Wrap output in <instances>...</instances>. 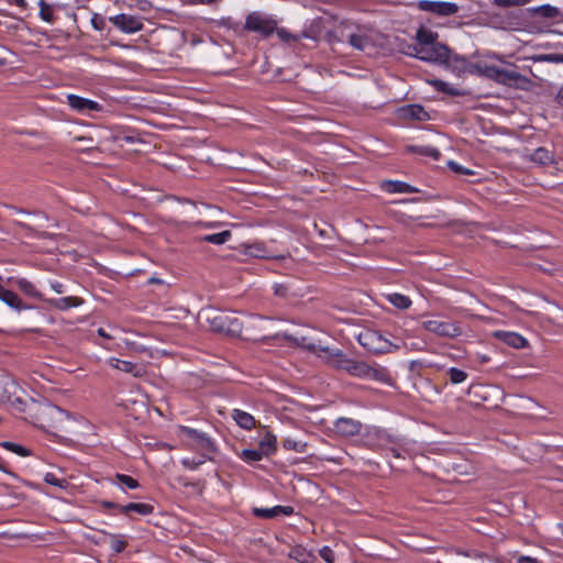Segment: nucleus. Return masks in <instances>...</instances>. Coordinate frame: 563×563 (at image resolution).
I'll return each instance as SVG.
<instances>
[{"label":"nucleus","mask_w":563,"mask_h":563,"mask_svg":"<svg viewBox=\"0 0 563 563\" xmlns=\"http://www.w3.org/2000/svg\"><path fill=\"white\" fill-rule=\"evenodd\" d=\"M277 22L262 12H252L247 15L244 29L267 37L276 30Z\"/></svg>","instance_id":"423d86ee"},{"label":"nucleus","mask_w":563,"mask_h":563,"mask_svg":"<svg viewBox=\"0 0 563 563\" xmlns=\"http://www.w3.org/2000/svg\"><path fill=\"white\" fill-rule=\"evenodd\" d=\"M320 556L327 562V563H333L334 562V552L329 547H323L320 551Z\"/></svg>","instance_id":"79ce46f5"},{"label":"nucleus","mask_w":563,"mask_h":563,"mask_svg":"<svg viewBox=\"0 0 563 563\" xmlns=\"http://www.w3.org/2000/svg\"><path fill=\"white\" fill-rule=\"evenodd\" d=\"M0 299L10 307L15 308L18 310L23 308L21 299L18 297L15 292L11 290L3 288L0 292Z\"/></svg>","instance_id":"a878e982"},{"label":"nucleus","mask_w":563,"mask_h":563,"mask_svg":"<svg viewBox=\"0 0 563 563\" xmlns=\"http://www.w3.org/2000/svg\"><path fill=\"white\" fill-rule=\"evenodd\" d=\"M68 104L78 112L98 111L100 106L92 100L81 98L76 95L67 96Z\"/></svg>","instance_id":"dca6fc26"},{"label":"nucleus","mask_w":563,"mask_h":563,"mask_svg":"<svg viewBox=\"0 0 563 563\" xmlns=\"http://www.w3.org/2000/svg\"><path fill=\"white\" fill-rule=\"evenodd\" d=\"M4 379L0 377V400H3L4 395L2 393V386H3Z\"/></svg>","instance_id":"bf43d9fd"},{"label":"nucleus","mask_w":563,"mask_h":563,"mask_svg":"<svg viewBox=\"0 0 563 563\" xmlns=\"http://www.w3.org/2000/svg\"><path fill=\"white\" fill-rule=\"evenodd\" d=\"M474 68L478 75L511 88L529 90L533 85L528 77L518 73L514 67L479 62L474 65Z\"/></svg>","instance_id":"7ed1b4c3"},{"label":"nucleus","mask_w":563,"mask_h":563,"mask_svg":"<svg viewBox=\"0 0 563 563\" xmlns=\"http://www.w3.org/2000/svg\"><path fill=\"white\" fill-rule=\"evenodd\" d=\"M103 506L104 507H114V505L112 503H110V501H104Z\"/></svg>","instance_id":"e2e57ef3"},{"label":"nucleus","mask_w":563,"mask_h":563,"mask_svg":"<svg viewBox=\"0 0 563 563\" xmlns=\"http://www.w3.org/2000/svg\"><path fill=\"white\" fill-rule=\"evenodd\" d=\"M276 437L269 432L260 442V450L264 455H269L276 450Z\"/></svg>","instance_id":"cd10ccee"},{"label":"nucleus","mask_w":563,"mask_h":563,"mask_svg":"<svg viewBox=\"0 0 563 563\" xmlns=\"http://www.w3.org/2000/svg\"><path fill=\"white\" fill-rule=\"evenodd\" d=\"M449 376H450V380L453 384L463 383L467 378V374L464 371H461L455 367H452L449 369Z\"/></svg>","instance_id":"c9c22d12"},{"label":"nucleus","mask_w":563,"mask_h":563,"mask_svg":"<svg viewBox=\"0 0 563 563\" xmlns=\"http://www.w3.org/2000/svg\"><path fill=\"white\" fill-rule=\"evenodd\" d=\"M540 12L545 18H555L559 15V10L555 7H551V5L541 7Z\"/></svg>","instance_id":"37998d69"},{"label":"nucleus","mask_w":563,"mask_h":563,"mask_svg":"<svg viewBox=\"0 0 563 563\" xmlns=\"http://www.w3.org/2000/svg\"><path fill=\"white\" fill-rule=\"evenodd\" d=\"M384 187L389 192H416L417 190L410 185L402 181H386Z\"/></svg>","instance_id":"c85d7f7f"},{"label":"nucleus","mask_w":563,"mask_h":563,"mask_svg":"<svg viewBox=\"0 0 563 563\" xmlns=\"http://www.w3.org/2000/svg\"><path fill=\"white\" fill-rule=\"evenodd\" d=\"M124 343H125V345H126L129 349H131V350H133V351H135V352L141 353V352H145V351H146V349H145L144 346H137L134 342H131V341H129V340H125V341H124Z\"/></svg>","instance_id":"3c124183"},{"label":"nucleus","mask_w":563,"mask_h":563,"mask_svg":"<svg viewBox=\"0 0 563 563\" xmlns=\"http://www.w3.org/2000/svg\"><path fill=\"white\" fill-rule=\"evenodd\" d=\"M62 285L60 284H56V285H53V288L56 292L60 294L63 290H62Z\"/></svg>","instance_id":"052dcab7"},{"label":"nucleus","mask_w":563,"mask_h":563,"mask_svg":"<svg viewBox=\"0 0 563 563\" xmlns=\"http://www.w3.org/2000/svg\"><path fill=\"white\" fill-rule=\"evenodd\" d=\"M40 15L41 18L46 22H53L54 21V14H53V8L51 4H48L45 0H40Z\"/></svg>","instance_id":"473e14b6"},{"label":"nucleus","mask_w":563,"mask_h":563,"mask_svg":"<svg viewBox=\"0 0 563 563\" xmlns=\"http://www.w3.org/2000/svg\"><path fill=\"white\" fill-rule=\"evenodd\" d=\"M179 434L186 438V445L201 453L203 459H210L216 450L213 442L207 434L189 427H179Z\"/></svg>","instance_id":"20e7f679"},{"label":"nucleus","mask_w":563,"mask_h":563,"mask_svg":"<svg viewBox=\"0 0 563 563\" xmlns=\"http://www.w3.org/2000/svg\"><path fill=\"white\" fill-rule=\"evenodd\" d=\"M97 332H98V334H99L100 336H102V338H104V339H111V338H112L109 333H107V332L104 331V329H103V328H99Z\"/></svg>","instance_id":"6e6d98bb"},{"label":"nucleus","mask_w":563,"mask_h":563,"mask_svg":"<svg viewBox=\"0 0 563 563\" xmlns=\"http://www.w3.org/2000/svg\"><path fill=\"white\" fill-rule=\"evenodd\" d=\"M283 446L286 450H291L297 453H305L307 451L308 444L305 440L300 439L299 437L289 435L283 441Z\"/></svg>","instance_id":"aec40b11"},{"label":"nucleus","mask_w":563,"mask_h":563,"mask_svg":"<svg viewBox=\"0 0 563 563\" xmlns=\"http://www.w3.org/2000/svg\"><path fill=\"white\" fill-rule=\"evenodd\" d=\"M493 336L508 346L512 349H526L529 345V342L526 338H523L521 334L517 332H510V331H495L493 332Z\"/></svg>","instance_id":"9b49d317"},{"label":"nucleus","mask_w":563,"mask_h":563,"mask_svg":"<svg viewBox=\"0 0 563 563\" xmlns=\"http://www.w3.org/2000/svg\"><path fill=\"white\" fill-rule=\"evenodd\" d=\"M13 2L21 7V8H25L26 7V1L25 0H13Z\"/></svg>","instance_id":"13d9d810"},{"label":"nucleus","mask_w":563,"mask_h":563,"mask_svg":"<svg viewBox=\"0 0 563 563\" xmlns=\"http://www.w3.org/2000/svg\"><path fill=\"white\" fill-rule=\"evenodd\" d=\"M41 415L47 427L53 429L63 428L70 413L53 405H46L42 408Z\"/></svg>","instance_id":"1a4fd4ad"},{"label":"nucleus","mask_w":563,"mask_h":563,"mask_svg":"<svg viewBox=\"0 0 563 563\" xmlns=\"http://www.w3.org/2000/svg\"><path fill=\"white\" fill-rule=\"evenodd\" d=\"M2 446L12 452H15V453L22 455V456H25L29 454L27 451L23 446L15 444L13 442H3Z\"/></svg>","instance_id":"ea45409f"},{"label":"nucleus","mask_w":563,"mask_h":563,"mask_svg":"<svg viewBox=\"0 0 563 563\" xmlns=\"http://www.w3.org/2000/svg\"><path fill=\"white\" fill-rule=\"evenodd\" d=\"M275 32L277 33V36L283 41V42H290V41H294L295 40V36L292 34H290L289 32H287L285 29H278L276 26V30Z\"/></svg>","instance_id":"a18cd8bd"},{"label":"nucleus","mask_w":563,"mask_h":563,"mask_svg":"<svg viewBox=\"0 0 563 563\" xmlns=\"http://www.w3.org/2000/svg\"><path fill=\"white\" fill-rule=\"evenodd\" d=\"M343 37L356 49L365 51L374 45L372 35L363 29L342 34Z\"/></svg>","instance_id":"9d476101"},{"label":"nucleus","mask_w":563,"mask_h":563,"mask_svg":"<svg viewBox=\"0 0 563 563\" xmlns=\"http://www.w3.org/2000/svg\"><path fill=\"white\" fill-rule=\"evenodd\" d=\"M295 342L298 345H302L314 352H323L325 354L324 357L328 364L338 369L346 371L351 375L362 378H371L378 382H387L389 378V373L386 368L377 365L372 366L365 362L351 360L341 350H331L329 347L319 349L314 344L307 343L305 336H301L300 339L295 338Z\"/></svg>","instance_id":"f03ea898"},{"label":"nucleus","mask_w":563,"mask_h":563,"mask_svg":"<svg viewBox=\"0 0 563 563\" xmlns=\"http://www.w3.org/2000/svg\"><path fill=\"white\" fill-rule=\"evenodd\" d=\"M120 510L123 514H128L130 511H136L140 515H150L153 512V506L148 504H141V503H132L125 506H120Z\"/></svg>","instance_id":"b1692460"},{"label":"nucleus","mask_w":563,"mask_h":563,"mask_svg":"<svg viewBox=\"0 0 563 563\" xmlns=\"http://www.w3.org/2000/svg\"><path fill=\"white\" fill-rule=\"evenodd\" d=\"M82 302L84 300L79 297H64L52 300V305L59 310H66L71 307H78L82 305Z\"/></svg>","instance_id":"5701e85b"},{"label":"nucleus","mask_w":563,"mask_h":563,"mask_svg":"<svg viewBox=\"0 0 563 563\" xmlns=\"http://www.w3.org/2000/svg\"><path fill=\"white\" fill-rule=\"evenodd\" d=\"M199 318L206 321L212 331L227 335L264 339L268 332V322L265 319L249 316L241 320L234 311L208 307L199 312Z\"/></svg>","instance_id":"f257e3e1"},{"label":"nucleus","mask_w":563,"mask_h":563,"mask_svg":"<svg viewBox=\"0 0 563 563\" xmlns=\"http://www.w3.org/2000/svg\"><path fill=\"white\" fill-rule=\"evenodd\" d=\"M110 21L120 30L126 33H133L142 27V23L132 15L118 14L110 18Z\"/></svg>","instance_id":"4468645a"},{"label":"nucleus","mask_w":563,"mask_h":563,"mask_svg":"<svg viewBox=\"0 0 563 563\" xmlns=\"http://www.w3.org/2000/svg\"><path fill=\"white\" fill-rule=\"evenodd\" d=\"M537 60H549V62H555V63H563V54H549V55H541L536 58Z\"/></svg>","instance_id":"c03bdc74"},{"label":"nucleus","mask_w":563,"mask_h":563,"mask_svg":"<svg viewBox=\"0 0 563 563\" xmlns=\"http://www.w3.org/2000/svg\"><path fill=\"white\" fill-rule=\"evenodd\" d=\"M421 327L438 336L446 339H455L463 333L459 323L438 319L426 320L421 323Z\"/></svg>","instance_id":"6e6552de"},{"label":"nucleus","mask_w":563,"mask_h":563,"mask_svg":"<svg viewBox=\"0 0 563 563\" xmlns=\"http://www.w3.org/2000/svg\"><path fill=\"white\" fill-rule=\"evenodd\" d=\"M432 84L440 91H445V92H449L452 95L455 93V91L453 89L449 88V84H446L442 80H434Z\"/></svg>","instance_id":"de8ad7c7"},{"label":"nucleus","mask_w":563,"mask_h":563,"mask_svg":"<svg viewBox=\"0 0 563 563\" xmlns=\"http://www.w3.org/2000/svg\"><path fill=\"white\" fill-rule=\"evenodd\" d=\"M409 54L427 62L445 63L449 59L450 49L437 42L426 46H412V52Z\"/></svg>","instance_id":"0eeeda50"},{"label":"nucleus","mask_w":563,"mask_h":563,"mask_svg":"<svg viewBox=\"0 0 563 563\" xmlns=\"http://www.w3.org/2000/svg\"><path fill=\"white\" fill-rule=\"evenodd\" d=\"M205 227L206 228H213V227H217V224L216 223H206Z\"/></svg>","instance_id":"0e129e2a"},{"label":"nucleus","mask_w":563,"mask_h":563,"mask_svg":"<svg viewBox=\"0 0 563 563\" xmlns=\"http://www.w3.org/2000/svg\"><path fill=\"white\" fill-rule=\"evenodd\" d=\"M232 418L243 429L251 430L255 426L254 417L245 411L234 409Z\"/></svg>","instance_id":"6ab92c4d"},{"label":"nucleus","mask_w":563,"mask_h":563,"mask_svg":"<svg viewBox=\"0 0 563 563\" xmlns=\"http://www.w3.org/2000/svg\"><path fill=\"white\" fill-rule=\"evenodd\" d=\"M45 482L56 486H62L64 483V481L56 478L55 475L52 473H47L45 475Z\"/></svg>","instance_id":"8fccbe9b"},{"label":"nucleus","mask_w":563,"mask_h":563,"mask_svg":"<svg viewBox=\"0 0 563 563\" xmlns=\"http://www.w3.org/2000/svg\"><path fill=\"white\" fill-rule=\"evenodd\" d=\"M289 556L300 563H309L313 560V554L300 545L292 548Z\"/></svg>","instance_id":"bb28decb"},{"label":"nucleus","mask_w":563,"mask_h":563,"mask_svg":"<svg viewBox=\"0 0 563 563\" xmlns=\"http://www.w3.org/2000/svg\"><path fill=\"white\" fill-rule=\"evenodd\" d=\"M216 0H187L190 4H210L214 2Z\"/></svg>","instance_id":"5fc2aeb1"},{"label":"nucleus","mask_w":563,"mask_h":563,"mask_svg":"<svg viewBox=\"0 0 563 563\" xmlns=\"http://www.w3.org/2000/svg\"><path fill=\"white\" fill-rule=\"evenodd\" d=\"M518 563H540L536 558L521 555L518 558Z\"/></svg>","instance_id":"603ef678"},{"label":"nucleus","mask_w":563,"mask_h":563,"mask_svg":"<svg viewBox=\"0 0 563 563\" xmlns=\"http://www.w3.org/2000/svg\"><path fill=\"white\" fill-rule=\"evenodd\" d=\"M483 389H484V387H483V386H481V385H473V386H471V387L468 388V394H475V395H477V394H479Z\"/></svg>","instance_id":"864d4df0"},{"label":"nucleus","mask_w":563,"mask_h":563,"mask_svg":"<svg viewBox=\"0 0 563 563\" xmlns=\"http://www.w3.org/2000/svg\"><path fill=\"white\" fill-rule=\"evenodd\" d=\"M274 294L279 297L288 298L289 296H298V291L295 289L294 284H276L274 286Z\"/></svg>","instance_id":"7c9ffc66"},{"label":"nucleus","mask_w":563,"mask_h":563,"mask_svg":"<svg viewBox=\"0 0 563 563\" xmlns=\"http://www.w3.org/2000/svg\"><path fill=\"white\" fill-rule=\"evenodd\" d=\"M115 478L126 487L134 489L139 487V482L134 479L133 477L124 474H117Z\"/></svg>","instance_id":"e433bc0d"},{"label":"nucleus","mask_w":563,"mask_h":563,"mask_svg":"<svg viewBox=\"0 0 563 563\" xmlns=\"http://www.w3.org/2000/svg\"><path fill=\"white\" fill-rule=\"evenodd\" d=\"M263 455L261 450H243L241 453V457L247 462L261 461Z\"/></svg>","instance_id":"f704fd0d"},{"label":"nucleus","mask_w":563,"mask_h":563,"mask_svg":"<svg viewBox=\"0 0 563 563\" xmlns=\"http://www.w3.org/2000/svg\"><path fill=\"white\" fill-rule=\"evenodd\" d=\"M109 364L111 367L131 374L133 377H142L146 374V366L144 364H134L115 357H111Z\"/></svg>","instance_id":"f8f14e48"},{"label":"nucleus","mask_w":563,"mask_h":563,"mask_svg":"<svg viewBox=\"0 0 563 563\" xmlns=\"http://www.w3.org/2000/svg\"><path fill=\"white\" fill-rule=\"evenodd\" d=\"M526 3V0H494V4L503 8L517 7Z\"/></svg>","instance_id":"a19ab883"},{"label":"nucleus","mask_w":563,"mask_h":563,"mask_svg":"<svg viewBox=\"0 0 563 563\" xmlns=\"http://www.w3.org/2000/svg\"><path fill=\"white\" fill-rule=\"evenodd\" d=\"M18 287L25 294L30 296H36L37 292L34 288V286L26 279H19L16 282Z\"/></svg>","instance_id":"4c0bfd02"},{"label":"nucleus","mask_w":563,"mask_h":563,"mask_svg":"<svg viewBox=\"0 0 563 563\" xmlns=\"http://www.w3.org/2000/svg\"><path fill=\"white\" fill-rule=\"evenodd\" d=\"M109 543L111 549L117 553L122 552L128 544V542L122 537L119 536H110Z\"/></svg>","instance_id":"72a5a7b5"},{"label":"nucleus","mask_w":563,"mask_h":563,"mask_svg":"<svg viewBox=\"0 0 563 563\" xmlns=\"http://www.w3.org/2000/svg\"><path fill=\"white\" fill-rule=\"evenodd\" d=\"M419 8L439 15H451L457 11L455 3L443 1H421Z\"/></svg>","instance_id":"ddd939ff"},{"label":"nucleus","mask_w":563,"mask_h":563,"mask_svg":"<svg viewBox=\"0 0 563 563\" xmlns=\"http://www.w3.org/2000/svg\"><path fill=\"white\" fill-rule=\"evenodd\" d=\"M205 460L203 459H191V457H185L181 460V464L186 467V468H189V470H196L198 466H200L201 464H203Z\"/></svg>","instance_id":"58836bf2"},{"label":"nucleus","mask_w":563,"mask_h":563,"mask_svg":"<svg viewBox=\"0 0 563 563\" xmlns=\"http://www.w3.org/2000/svg\"><path fill=\"white\" fill-rule=\"evenodd\" d=\"M449 167L456 172V173H460V174H465V175H472L473 172L467 169V168H464L462 166H460L457 163L453 162V161H450L449 162Z\"/></svg>","instance_id":"49530a36"},{"label":"nucleus","mask_w":563,"mask_h":563,"mask_svg":"<svg viewBox=\"0 0 563 563\" xmlns=\"http://www.w3.org/2000/svg\"><path fill=\"white\" fill-rule=\"evenodd\" d=\"M249 253L255 257H267L264 250L258 244L251 245Z\"/></svg>","instance_id":"09e8293b"},{"label":"nucleus","mask_w":563,"mask_h":563,"mask_svg":"<svg viewBox=\"0 0 563 563\" xmlns=\"http://www.w3.org/2000/svg\"><path fill=\"white\" fill-rule=\"evenodd\" d=\"M418 44L416 46H426L437 43L438 35L427 29H419L417 32Z\"/></svg>","instance_id":"393cba45"},{"label":"nucleus","mask_w":563,"mask_h":563,"mask_svg":"<svg viewBox=\"0 0 563 563\" xmlns=\"http://www.w3.org/2000/svg\"><path fill=\"white\" fill-rule=\"evenodd\" d=\"M553 158H554L553 153L545 147L537 148L530 156V159L532 162L538 163L540 165H545V164L552 163Z\"/></svg>","instance_id":"412c9836"},{"label":"nucleus","mask_w":563,"mask_h":563,"mask_svg":"<svg viewBox=\"0 0 563 563\" xmlns=\"http://www.w3.org/2000/svg\"><path fill=\"white\" fill-rule=\"evenodd\" d=\"M398 117L401 119L423 121L428 118V113L419 104H408L398 109Z\"/></svg>","instance_id":"f3484780"},{"label":"nucleus","mask_w":563,"mask_h":563,"mask_svg":"<svg viewBox=\"0 0 563 563\" xmlns=\"http://www.w3.org/2000/svg\"><path fill=\"white\" fill-rule=\"evenodd\" d=\"M231 231L225 230L214 234H208L201 238V241L221 245L224 244L231 238Z\"/></svg>","instance_id":"c756f323"},{"label":"nucleus","mask_w":563,"mask_h":563,"mask_svg":"<svg viewBox=\"0 0 563 563\" xmlns=\"http://www.w3.org/2000/svg\"><path fill=\"white\" fill-rule=\"evenodd\" d=\"M334 430L339 435L352 437L360 432L361 423L351 418H340L334 423Z\"/></svg>","instance_id":"2eb2a0df"},{"label":"nucleus","mask_w":563,"mask_h":563,"mask_svg":"<svg viewBox=\"0 0 563 563\" xmlns=\"http://www.w3.org/2000/svg\"><path fill=\"white\" fill-rule=\"evenodd\" d=\"M253 512L256 517L269 519L278 516H290L294 514V508L290 506H275L272 508H255Z\"/></svg>","instance_id":"a211bd4d"},{"label":"nucleus","mask_w":563,"mask_h":563,"mask_svg":"<svg viewBox=\"0 0 563 563\" xmlns=\"http://www.w3.org/2000/svg\"><path fill=\"white\" fill-rule=\"evenodd\" d=\"M407 151H409V152H417L420 155H424V156H431L434 159H438L440 157V152L437 148L431 147V146L417 147V146H412L411 145V146L407 147Z\"/></svg>","instance_id":"2f4dec72"},{"label":"nucleus","mask_w":563,"mask_h":563,"mask_svg":"<svg viewBox=\"0 0 563 563\" xmlns=\"http://www.w3.org/2000/svg\"><path fill=\"white\" fill-rule=\"evenodd\" d=\"M357 339L363 347L376 354L390 353L393 350L399 349L398 344L391 343L379 332L374 330L361 332Z\"/></svg>","instance_id":"39448f33"},{"label":"nucleus","mask_w":563,"mask_h":563,"mask_svg":"<svg viewBox=\"0 0 563 563\" xmlns=\"http://www.w3.org/2000/svg\"><path fill=\"white\" fill-rule=\"evenodd\" d=\"M556 101L563 106V87L559 90L558 95H556Z\"/></svg>","instance_id":"4d7b16f0"},{"label":"nucleus","mask_w":563,"mask_h":563,"mask_svg":"<svg viewBox=\"0 0 563 563\" xmlns=\"http://www.w3.org/2000/svg\"><path fill=\"white\" fill-rule=\"evenodd\" d=\"M386 299L394 307L401 309V310H406V309L410 308V306L412 303L409 297H407L402 294H398V292H391V294L386 295Z\"/></svg>","instance_id":"4be33fe9"},{"label":"nucleus","mask_w":563,"mask_h":563,"mask_svg":"<svg viewBox=\"0 0 563 563\" xmlns=\"http://www.w3.org/2000/svg\"><path fill=\"white\" fill-rule=\"evenodd\" d=\"M391 452H393L395 457H400L401 456V454H400L398 449H391Z\"/></svg>","instance_id":"680f3d73"}]
</instances>
